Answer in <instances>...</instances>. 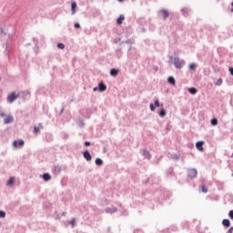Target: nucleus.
<instances>
[{
	"mask_svg": "<svg viewBox=\"0 0 233 233\" xmlns=\"http://www.w3.org/2000/svg\"><path fill=\"white\" fill-rule=\"evenodd\" d=\"M90 145H91L90 141L84 142V147H90Z\"/></svg>",
	"mask_w": 233,
	"mask_h": 233,
	"instance_id": "c03bdc74",
	"label": "nucleus"
},
{
	"mask_svg": "<svg viewBox=\"0 0 233 233\" xmlns=\"http://www.w3.org/2000/svg\"><path fill=\"white\" fill-rule=\"evenodd\" d=\"M167 174L168 176H173V175H174V168L169 167V168L167 170Z\"/></svg>",
	"mask_w": 233,
	"mask_h": 233,
	"instance_id": "7c9ffc66",
	"label": "nucleus"
},
{
	"mask_svg": "<svg viewBox=\"0 0 233 233\" xmlns=\"http://www.w3.org/2000/svg\"><path fill=\"white\" fill-rule=\"evenodd\" d=\"M222 225L223 227H226V228H228V227H230V220L228 218H224L222 220Z\"/></svg>",
	"mask_w": 233,
	"mask_h": 233,
	"instance_id": "5701e85b",
	"label": "nucleus"
},
{
	"mask_svg": "<svg viewBox=\"0 0 233 233\" xmlns=\"http://www.w3.org/2000/svg\"><path fill=\"white\" fill-rule=\"evenodd\" d=\"M62 167L60 165H56L53 167V173L56 174V176H59L61 174Z\"/></svg>",
	"mask_w": 233,
	"mask_h": 233,
	"instance_id": "9d476101",
	"label": "nucleus"
},
{
	"mask_svg": "<svg viewBox=\"0 0 233 233\" xmlns=\"http://www.w3.org/2000/svg\"><path fill=\"white\" fill-rule=\"evenodd\" d=\"M142 156L145 157V159H152V154H150V151L147 149H143Z\"/></svg>",
	"mask_w": 233,
	"mask_h": 233,
	"instance_id": "9b49d317",
	"label": "nucleus"
},
{
	"mask_svg": "<svg viewBox=\"0 0 233 233\" xmlns=\"http://www.w3.org/2000/svg\"><path fill=\"white\" fill-rule=\"evenodd\" d=\"M74 28H76V29L81 28V24H79L78 22L75 23L74 24Z\"/></svg>",
	"mask_w": 233,
	"mask_h": 233,
	"instance_id": "e433bc0d",
	"label": "nucleus"
},
{
	"mask_svg": "<svg viewBox=\"0 0 233 233\" xmlns=\"http://www.w3.org/2000/svg\"><path fill=\"white\" fill-rule=\"evenodd\" d=\"M174 66L175 68H177V70H181V68L185 66V60H180L179 56H176L174 58Z\"/></svg>",
	"mask_w": 233,
	"mask_h": 233,
	"instance_id": "f03ea898",
	"label": "nucleus"
},
{
	"mask_svg": "<svg viewBox=\"0 0 233 233\" xmlns=\"http://www.w3.org/2000/svg\"><path fill=\"white\" fill-rule=\"evenodd\" d=\"M13 147H15V148H21V147H25V140L23 139L15 140L13 142Z\"/></svg>",
	"mask_w": 233,
	"mask_h": 233,
	"instance_id": "423d86ee",
	"label": "nucleus"
},
{
	"mask_svg": "<svg viewBox=\"0 0 233 233\" xmlns=\"http://www.w3.org/2000/svg\"><path fill=\"white\" fill-rule=\"evenodd\" d=\"M200 187H201V192L203 194H207L208 192V187H207L205 185H202Z\"/></svg>",
	"mask_w": 233,
	"mask_h": 233,
	"instance_id": "c85d7f7f",
	"label": "nucleus"
},
{
	"mask_svg": "<svg viewBox=\"0 0 233 233\" xmlns=\"http://www.w3.org/2000/svg\"><path fill=\"white\" fill-rule=\"evenodd\" d=\"M228 72H229L230 76H233V67H229Z\"/></svg>",
	"mask_w": 233,
	"mask_h": 233,
	"instance_id": "49530a36",
	"label": "nucleus"
},
{
	"mask_svg": "<svg viewBox=\"0 0 233 233\" xmlns=\"http://www.w3.org/2000/svg\"><path fill=\"white\" fill-rule=\"evenodd\" d=\"M230 157H233V153L231 154Z\"/></svg>",
	"mask_w": 233,
	"mask_h": 233,
	"instance_id": "e2e57ef3",
	"label": "nucleus"
},
{
	"mask_svg": "<svg viewBox=\"0 0 233 233\" xmlns=\"http://www.w3.org/2000/svg\"><path fill=\"white\" fill-rule=\"evenodd\" d=\"M14 183H15V177H10L6 182V187H13Z\"/></svg>",
	"mask_w": 233,
	"mask_h": 233,
	"instance_id": "dca6fc26",
	"label": "nucleus"
},
{
	"mask_svg": "<svg viewBox=\"0 0 233 233\" xmlns=\"http://www.w3.org/2000/svg\"><path fill=\"white\" fill-rule=\"evenodd\" d=\"M10 123H14V116L9 115L4 119V125H10Z\"/></svg>",
	"mask_w": 233,
	"mask_h": 233,
	"instance_id": "ddd939ff",
	"label": "nucleus"
},
{
	"mask_svg": "<svg viewBox=\"0 0 233 233\" xmlns=\"http://www.w3.org/2000/svg\"><path fill=\"white\" fill-rule=\"evenodd\" d=\"M19 97V95H16L15 92H12L10 95L7 96V103H14L15 99Z\"/></svg>",
	"mask_w": 233,
	"mask_h": 233,
	"instance_id": "39448f33",
	"label": "nucleus"
},
{
	"mask_svg": "<svg viewBox=\"0 0 233 233\" xmlns=\"http://www.w3.org/2000/svg\"><path fill=\"white\" fill-rule=\"evenodd\" d=\"M33 42L35 43V44L37 45V39L35 37H33Z\"/></svg>",
	"mask_w": 233,
	"mask_h": 233,
	"instance_id": "864d4df0",
	"label": "nucleus"
},
{
	"mask_svg": "<svg viewBox=\"0 0 233 233\" xmlns=\"http://www.w3.org/2000/svg\"><path fill=\"white\" fill-rule=\"evenodd\" d=\"M97 86H98V92H105L106 90V86L103 81H100Z\"/></svg>",
	"mask_w": 233,
	"mask_h": 233,
	"instance_id": "f8f14e48",
	"label": "nucleus"
},
{
	"mask_svg": "<svg viewBox=\"0 0 233 233\" xmlns=\"http://www.w3.org/2000/svg\"><path fill=\"white\" fill-rule=\"evenodd\" d=\"M0 117H6V114H5V112H2V113L0 114Z\"/></svg>",
	"mask_w": 233,
	"mask_h": 233,
	"instance_id": "09e8293b",
	"label": "nucleus"
},
{
	"mask_svg": "<svg viewBox=\"0 0 233 233\" xmlns=\"http://www.w3.org/2000/svg\"><path fill=\"white\" fill-rule=\"evenodd\" d=\"M118 3H123V1H126V0H117Z\"/></svg>",
	"mask_w": 233,
	"mask_h": 233,
	"instance_id": "13d9d810",
	"label": "nucleus"
},
{
	"mask_svg": "<svg viewBox=\"0 0 233 233\" xmlns=\"http://www.w3.org/2000/svg\"><path fill=\"white\" fill-rule=\"evenodd\" d=\"M187 177H189V179H196V177H198V169L187 168Z\"/></svg>",
	"mask_w": 233,
	"mask_h": 233,
	"instance_id": "20e7f679",
	"label": "nucleus"
},
{
	"mask_svg": "<svg viewBox=\"0 0 233 233\" xmlns=\"http://www.w3.org/2000/svg\"><path fill=\"white\" fill-rule=\"evenodd\" d=\"M82 156L84 159H86V161H92V155L90 154V151H88V149L82 152Z\"/></svg>",
	"mask_w": 233,
	"mask_h": 233,
	"instance_id": "0eeeda50",
	"label": "nucleus"
},
{
	"mask_svg": "<svg viewBox=\"0 0 233 233\" xmlns=\"http://www.w3.org/2000/svg\"><path fill=\"white\" fill-rule=\"evenodd\" d=\"M76 8H77V3L72 2V3H71V12H72V15H74L76 14Z\"/></svg>",
	"mask_w": 233,
	"mask_h": 233,
	"instance_id": "4be33fe9",
	"label": "nucleus"
},
{
	"mask_svg": "<svg viewBox=\"0 0 233 233\" xmlns=\"http://www.w3.org/2000/svg\"><path fill=\"white\" fill-rule=\"evenodd\" d=\"M25 46H32V44H31V43H27V44L25 45Z\"/></svg>",
	"mask_w": 233,
	"mask_h": 233,
	"instance_id": "4d7b16f0",
	"label": "nucleus"
},
{
	"mask_svg": "<svg viewBox=\"0 0 233 233\" xmlns=\"http://www.w3.org/2000/svg\"><path fill=\"white\" fill-rule=\"evenodd\" d=\"M56 46L59 50H65V44L63 43H58Z\"/></svg>",
	"mask_w": 233,
	"mask_h": 233,
	"instance_id": "c756f323",
	"label": "nucleus"
},
{
	"mask_svg": "<svg viewBox=\"0 0 233 233\" xmlns=\"http://www.w3.org/2000/svg\"><path fill=\"white\" fill-rule=\"evenodd\" d=\"M0 218H6V212L0 210Z\"/></svg>",
	"mask_w": 233,
	"mask_h": 233,
	"instance_id": "4c0bfd02",
	"label": "nucleus"
},
{
	"mask_svg": "<svg viewBox=\"0 0 233 233\" xmlns=\"http://www.w3.org/2000/svg\"><path fill=\"white\" fill-rule=\"evenodd\" d=\"M85 127V120H80L79 121V127L83 128Z\"/></svg>",
	"mask_w": 233,
	"mask_h": 233,
	"instance_id": "ea45409f",
	"label": "nucleus"
},
{
	"mask_svg": "<svg viewBox=\"0 0 233 233\" xmlns=\"http://www.w3.org/2000/svg\"><path fill=\"white\" fill-rule=\"evenodd\" d=\"M61 137H63V139H68V134L66 132H62Z\"/></svg>",
	"mask_w": 233,
	"mask_h": 233,
	"instance_id": "f704fd0d",
	"label": "nucleus"
},
{
	"mask_svg": "<svg viewBox=\"0 0 233 233\" xmlns=\"http://www.w3.org/2000/svg\"><path fill=\"white\" fill-rule=\"evenodd\" d=\"M65 112V107H62L60 112H59V115L61 116V114H63Z\"/></svg>",
	"mask_w": 233,
	"mask_h": 233,
	"instance_id": "603ef678",
	"label": "nucleus"
},
{
	"mask_svg": "<svg viewBox=\"0 0 233 233\" xmlns=\"http://www.w3.org/2000/svg\"><path fill=\"white\" fill-rule=\"evenodd\" d=\"M1 35H6V33L3 30V28L0 29V37Z\"/></svg>",
	"mask_w": 233,
	"mask_h": 233,
	"instance_id": "a18cd8bd",
	"label": "nucleus"
},
{
	"mask_svg": "<svg viewBox=\"0 0 233 233\" xmlns=\"http://www.w3.org/2000/svg\"><path fill=\"white\" fill-rule=\"evenodd\" d=\"M228 217L233 220V209L229 210Z\"/></svg>",
	"mask_w": 233,
	"mask_h": 233,
	"instance_id": "37998d69",
	"label": "nucleus"
},
{
	"mask_svg": "<svg viewBox=\"0 0 233 233\" xmlns=\"http://www.w3.org/2000/svg\"><path fill=\"white\" fill-rule=\"evenodd\" d=\"M0 81H1V77H0Z\"/></svg>",
	"mask_w": 233,
	"mask_h": 233,
	"instance_id": "338daca9",
	"label": "nucleus"
},
{
	"mask_svg": "<svg viewBox=\"0 0 233 233\" xmlns=\"http://www.w3.org/2000/svg\"><path fill=\"white\" fill-rule=\"evenodd\" d=\"M33 50L35 54H37V50H39V46H37V44L35 45V47L33 48Z\"/></svg>",
	"mask_w": 233,
	"mask_h": 233,
	"instance_id": "a19ab883",
	"label": "nucleus"
},
{
	"mask_svg": "<svg viewBox=\"0 0 233 233\" xmlns=\"http://www.w3.org/2000/svg\"><path fill=\"white\" fill-rule=\"evenodd\" d=\"M179 157H181V154H171V159L174 161H179Z\"/></svg>",
	"mask_w": 233,
	"mask_h": 233,
	"instance_id": "a878e982",
	"label": "nucleus"
},
{
	"mask_svg": "<svg viewBox=\"0 0 233 233\" xmlns=\"http://www.w3.org/2000/svg\"><path fill=\"white\" fill-rule=\"evenodd\" d=\"M95 163L96 167H101L103 165V160L100 157H96Z\"/></svg>",
	"mask_w": 233,
	"mask_h": 233,
	"instance_id": "bb28decb",
	"label": "nucleus"
},
{
	"mask_svg": "<svg viewBox=\"0 0 233 233\" xmlns=\"http://www.w3.org/2000/svg\"><path fill=\"white\" fill-rule=\"evenodd\" d=\"M149 108H150L151 112H155L156 111V106L154 104H152V103L149 105Z\"/></svg>",
	"mask_w": 233,
	"mask_h": 233,
	"instance_id": "c9c22d12",
	"label": "nucleus"
},
{
	"mask_svg": "<svg viewBox=\"0 0 233 233\" xmlns=\"http://www.w3.org/2000/svg\"><path fill=\"white\" fill-rule=\"evenodd\" d=\"M118 75H119V69H117V68H112V69L110 70V76H111L112 77H117Z\"/></svg>",
	"mask_w": 233,
	"mask_h": 233,
	"instance_id": "2eb2a0df",
	"label": "nucleus"
},
{
	"mask_svg": "<svg viewBox=\"0 0 233 233\" xmlns=\"http://www.w3.org/2000/svg\"><path fill=\"white\" fill-rule=\"evenodd\" d=\"M204 145H205V141H198L196 143L197 150H199V152H203V150H205V148L203 147Z\"/></svg>",
	"mask_w": 233,
	"mask_h": 233,
	"instance_id": "1a4fd4ad",
	"label": "nucleus"
},
{
	"mask_svg": "<svg viewBox=\"0 0 233 233\" xmlns=\"http://www.w3.org/2000/svg\"><path fill=\"white\" fill-rule=\"evenodd\" d=\"M174 58H175L174 56H169V61H168V63L174 61Z\"/></svg>",
	"mask_w": 233,
	"mask_h": 233,
	"instance_id": "8fccbe9b",
	"label": "nucleus"
},
{
	"mask_svg": "<svg viewBox=\"0 0 233 233\" xmlns=\"http://www.w3.org/2000/svg\"><path fill=\"white\" fill-rule=\"evenodd\" d=\"M227 233H233V227H231L228 231Z\"/></svg>",
	"mask_w": 233,
	"mask_h": 233,
	"instance_id": "3c124183",
	"label": "nucleus"
},
{
	"mask_svg": "<svg viewBox=\"0 0 233 233\" xmlns=\"http://www.w3.org/2000/svg\"><path fill=\"white\" fill-rule=\"evenodd\" d=\"M167 199H170V195H167Z\"/></svg>",
	"mask_w": 233,
	"mask_h": 233,
	"instance_id": "bf43d9fd",
	"label": "nucleus"
},
{
	"mask_svg": "<svg viewBox=\"0 0 233 233\" xmlns=\"http://www.w3.org/2000/svg\"><path fill=\"white\" fill-rule=\"evenodd\" d=\"M105 212H106V214H115V212H117V208H106Z\"/></svg>",
	"mask_w": 233,
	"mask_h": 233,
	"instance_id": "f3484780",
	"label": "nucleus"
},
{
	"mask_svg": "<svg viewBox=\"0 0 233 233\" xmlns=\"http://www.w3.org/2000/svg\"><path fill=\"white\" fill-rule=\"evenodd\" d=\"M33 132H34V134H39V127H35Z\"/></svg>",
	"mask_w": 233,
	"mask_h": 233,
	"instance_id": "79ce46f5",
	"label": "nucleus"
},
{
	"mask_svg": "<svg viewBox=\"0 0 233 233\" xmlns=\"http://www.w3.org/2000/svg\"><path fill=\"white\" fill-rule=\"evenodd\" d=\"M66 216V211L62 212L61 218Z\"/></svg>",
	"mask_w": 233,
	"mask_h": 233,
	"instance_id": "5fc2aeb1",
	"label": "nucleus"
},
{
	"mask_svg": "<svg viewBox=\"0 0 233 233\" xmlns=\"http://www.w3.org/2000/svg\"><path fill=\"white\" fill-rule=\"evenodd\" d=\"M141 30L143 33L147 32V29L145 27H142Z\"/></svg>",
	"mask_w": 233,
	"mask_h": 233,
	"instance_id": "6e6d98bb",
	"label": "nucleus"
},
{
	"mask_svg": "<svg viewBox=\"0 0 233 233\" xmlns=\"http://www.w3.org/2000/svg\"><path fill=\"white\" fill-rule=\"evenodd\" d=\"M159 181H161V179L157 175H151L147 179V183H148L149 185H159Z\"/></svg>",
	"mask_w": 233,
	"mask_h": 233,
	"instance_id": "f257e3e1",
	"label": "nucleus"
},
{
	"mask_svg": "<svg viewBox=\"0 0 233 233\" xmlns=\"http://www.w3.org/2000/svg\"><path fill=\"white\" fill-rule=\"evenodd\" d=\"M161 106H163V104H161Z\"/></svg>",
	"mask_w": 233,
	"mask_h": 233,
	"instance_id": "0e129e2a",
	"label": "nucleus"
},
{
	"mask_svg": "<svg viewBox=\"0 0 233 233\" xmlns=\"http://www.w3.org/2000/svg\"><path fill=\"white\" fill-rule=\"evenodd\" d=\"M127 44V45H132V39H127L126 41H122L120 42V46L123 45V44Z\"/></svg>",
	"mask_w": 233,
	"mask_h": 233,
	"instance_id": "2f4dec72",
	"label": "nucleus"
},
{
	"mask_svg": "<svg viewBox=\"0 0 233 233\" xmlns=\"http://www.w3.org/2000/svg\"><path fill=\"white\" fill-rule=\"evenodd\" d=\"M156 108H159L161 106V104L159 103V99L155 100V104H153Z\"/></svg>",
	"mask_w": 233,
	"mask_h": 233,
	"instance_id": "473e14b6",
	"label": "nucleus"
},
{
	"mask_svg": "<svg viewBox=\"0 0 233 233\" xmlns=\"http://www.w3.org/2000/svg\"><path fill=\"white\" fill-rule=\"evenodd\" d=\"M5 50H8V45H6Z\"/></svg>",
	"mask_w": 233,
	"mask_h": 233,
	"instance_id": "680f3d73",
	"label": "nucleus"
},
{
	"mask_svg": "<svg viewBox=\"0 0 233 233\" xmlns=\"http://www.w3.org/2000/svg\"><path fill=\"white\" fill-rule=\"evenodd\" d=\"M97 91L99 92V87H98V86L93 88V92H97Z\"/></svg>",
	"mask_w": 233,
	"mask_h": 233,
	"instance_id": "de8ad7c7",
	"label": "nucleus"
},
{
	"mask_svg": "<svg viewBox=\"0 0 233 233\" xmlns=\"http://www.w3.org/2000/svg\"><path fill=\"white\" fill-rule=\"evenodd\" d=\"M187 92H189V94H191V96H196V94H198V88L188 87Z\"/></svg>",
	"mask_w": 233,
	"mask_h": 233,
	"instance_id": "412c9836",
	"label": "nucleus"
},
{
	"mask_svg": "<svg viewBox=\"0 0 233 233\" xmlns=\"http://www.w3.org/2000/svg\"><path fill=\"white\" fill-rule=\"evenodd\" d=\"M130 50H132V47H131V46L128 47V51H130Z\"/></svg>",
	"mask_w": 233,
	"mask_h": 233,
	"instance_id": "052dcab7",
	"label": "nucleus"
},
{
	"mask_svg": "<svg viewBox=\"0 0 233 233\" xmlns=\"http://www.w3.org/2000/svg\"><path fill=\"white\" fill-rule=\"evenodd\" d=\"M182 15H184V17H188L190 12H191V9L190 7H183L181 10H180Z\"/></svg>",
	"mask_w": 233,
	"mask_h": 233,
	"instance_id": "6e6552de",
	"label": "nucleus"
},
{
	"mask_svg": "<svg viewBox=\"0 0 233 233\" xmlns=\"http://www.w3.org/2000/svg\"><path fill=\"white\" fill-rule=\"evenodd\" d=\"M0 227H1V222H0Z\"/></svg>",
	"mask_w": 233,
	"mask_h": 233,
	"instance_id": "69168bd1",
	"label": "nucleus"
},
{
	"mask_svg": "<svg viewBox=\"0 0 233 233\" xmlns=\"http://www.w3.org/2000/svg\"><path fill=\"white\" fill-rule=\"evenodd\" d=\"M69 225H71L72 227H76V218H73L69 221Z\"/></svg>",
	"mask_w": 233,
	"mask_h": 233,
	"instance_id": "58836bf2",
	"label": "nucleus"
},
{
	"mask_svg": "<svg viewBox=\"0 0 233 233\" xmlns=\"http://www.w3.org/2000/svg\"><path fill=\"white\" fill-rule=\"evenodd\" d=\"M167 83L172 85V86H176V78L172 76L167 77Z\"/></svg>",
	"mask_w": 233,
	"mask_h": 233,
	"instance_id": "a211bd4d",
	"label": "nucleus"
},
{
	"mask_svg": "<svg viewBox=\"0 0 233 233\" xmlns=\"http://www.w3.org/2000/svg\"><path fill=\"white\" fill-rule=\"evenodd\" d=\"M188 68L192 72H196V68H198V64L197 63H191V64H189Z\"/></svg>",
	"mask_w": 233,
	"mask_h": 233,
	"instance_id": "b1692460",
	"label": "nucleus"
},
{
	"mask_svg": "<svg viewBox=\"0 0 233 233\" xmlns=\"http://www.w3.org/2000/svg\"><path fill=\"white\" fill-rule=\"evenodd\" d=\"M158 15H161L163 21H167L170 17V12H168V9L162 8L158 11Z\"/></svg>",
	"mask_w": 233,
	"mask_h": 233,
	"instance_id": "7ed1b4c3",
	"label": "nucleus"
},
{
	"mask_svg": "<svg viewBox=\"0 0 233 233\" xmlns=\"http://www.w3.org/2000/svg\"><path fill=\"white\" fill-rule=\"evenodd\" d=\"M217 86H221V85H223V79L222 78H218V81L216 82Z\"/></svg>",
	"mask_w": 233,
	"mask_h": 233,
	"instance_id": "72a5a7b5",
	"label": "nucleus"
},
{
	"mask_svg": "<svg viewBox=\"0 0 233 233\" xmlns=\"http://www.w3.org/2000/svg\"><path fill=\"white\" fill-rule=\"evenodd\" d=\"M210 123H211L212 127H218V118H216V117L212 118L210 120Z\"/></svg>",
	"mask_w": 233,
	"mask_h": 233,
	"instance_id": "cd10ccee",
	"label": "nucleus"
},
{
	"mask_svg": "<svg viewBox=\"0 0 233 233\" xmlns=\"http://www.w3.org/2000/svg\"><path fill=\"white\" fill-rule=\"evenodd\" d=\"M115 54L117 59H121V57H123V50L121 48L116 49Z\"/></svg>",
	"mask_w": 233,
	"mask_h": 233,
	"instance_id": "6ab92c4d",
	"label": "nucleus"
},
{
	"mask_svg": "<svg viewBox=\"0 0 233 233\" xmlns=\"http://www.w3.org/2000/svg\"><path fill=\"white\" fill-rule=\"evenodd\" d=\"M123 21H125V15H120L116 19V25H123Z\"/></svg>",
	"mask_w": 233,
	"mask_h": 233,
	"instance_id": "aec40b11",
	"label": "nucleus"
},
{
	"mask_svg": "<svg viewBox=\"0 0 233 233\" xmlns=\"http://www.w3.org/2000/svg\"><path fill=\"white\" fill-rule=\"evenodd\" d=\"M40 177L43 178L45 181H50L52 179V176L50 173H44L43 175H40Z\"/></svg>",
	"mask_w": 233,
	"mask_h": 233,
	"instance_id": "4468645a",
	"label": "nucleus"
},
{
	"mask_svg": "<svg viewBox=\"0 0 233 233\" xmlns=\"http://www.w3.org/2000/svg\"><path fill=\"white\" fill-rule=\"evenodd\" d=\"M158 116L159 117H165V116H167V110L162 107L158 112Z\"/></svg>",
	"mask_w": 233,
	"mask_h": 233,
	"instance_id": "393cba45",
	"label": "nucleus"
}]
</instances>
